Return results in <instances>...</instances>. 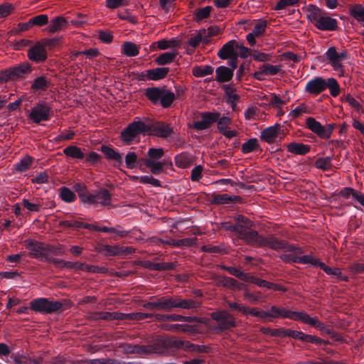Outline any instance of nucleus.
Instances as JSON below:
<instances>
[{
  "label": "nucleus",
  "instance_id": "nucleus-1",
  "mask_svg": "<svg viewBox=\"0 0 364 364\" xmlns=\"http://www.w3.org/2000/svg\"><path fill=\"white\" fill-rule=\"evenodd\" d=\"M240 237L247 245L256 247H268L275 251H294L298 253H304V250L301 247L294 244L289 243L286 240H280L273 234L264 236L260 235L257 230L247 229L242 230Z\"/></svg>",
  "mask_w": 364,
  "mask_h": 364
},
{
  "label": "nucleus",
  "instance_id": "nucleus-2",
  "mask_svg": "<svg viewBox=\"0 0 364 364\" xmlns=\"http://www.w3.org/2000/svg\"><path fill=\"white\" fill-rule=\"evenodd\" d=\"M201 303L198 300L183 299L177 296H152L148 301L144 302L142 306L149 311H162L171 312L174 309L196 310L200 307Z\"/></svg>",
  "mask_w": 364,
  "mask_h": 364
},
{
  "label": "nucleus",
  "instance_id": "nucleus-3",
  "mask_svg": "<svg viewBox=\"0 0 364 364\" xmlns=\"http://www.w3.org/2000/svg\"><path fill=\"white\" fill-rule=\"evenodd\" d=\"M145 96L154 105H160L164 108L170 107L176 98L175 94L165 86L147 87Z\"/></svg>",
  "mask_w": 364,
  "mask_h": 364
},
{
  "label": "nucleus",
  "instance_id": "nucleus-4",
  "mask_svg": "<svg viewBox=\"0 0 364 364\" xmlns=\"http://www.w3.org/2000/svg\"><path fill=\"white\" fill-rule=\"evenodd\" d=\"M64 305H66V309L70 306V302L67 300H64L63 302L60 301H50L45 297L34 299L30 302V308L31 310L43 314L55 313L61 310Z\"/></svg>",
  "mask_w": 364,
  "mask_h": 364
},
{
  "label": "nucleus",
  "instance_id": "nucleus-5",
  "mask_svg": "<svg viewBox=\"0 0 364 364\" xmlns=\"http://www.w3.org/2000/svg\"><path fill=\"white\" fill-rule=\"evenodd\" d=\"M146 121L144 120H134L133 122L128 124L121 132V139L126 142L127 144H131L134 139L140 134H147Z\"/></svg>",
  "mask_w": 364,
  "mask_h": 364
},
{
  "label": "nucleus",
  "instance_id": "nucleus-6",
  "mask_svg": "<svg viewBox=\"0 0 364 364\" xmlns=\"http://www.w3.org/2000/svg\"><path fill=\"white\" fill-rule=\"evenodd\" d=\"M31 70V66L27 62L6 68L0 73V83L24 78L25 75Z\"/></svg>",
  "mask_w": 364,
  "mask_h": 364
},
{
  "label": "nucleus",
  "instance_id": "nucleus-7",
  "mask_svg": "<svg viewBox=\"0 0 364 364\" xmlns=\"http://www.w3.org/2000/svg\"><path fill=\"white\" fill-rule=\"evenodd\" d=\"M210 317L216 322V325L213 326V328L218 333L236 327L235 318L228 311H214L211 313Z\"/></svg>",
  "mask_w": 364,
  "mask_h": 364
},
{
  "label": "nucleus",
  "instance_id": "nucleus-8",
  "mask_svg": "<svg viewBox=\"0 0 364 364\" xmlns=\"http://www.w3.org/2000/svg\"><path fill=\"white\" fill-rule=\"evenodd\" d=\"M147 134H151L167 139L173 134V127L171 124L161 121H155L151 119L146 118Z\"/></svg>",
  "mask_w": 364,
  "mask_h": 364
},
{
  "label": "nucleus",
  "instance_id": "nucleus-9",
  "mask_svg": "<svg viewBox=\"0 0 364 364\" xmlns=\"http://www.w3.org/2000/svg\"><path fill=\"white\" fill-rule=\"evenodd\" d=\"M168 346L176 349H182L188 353H208L210 348L205 345H198L189 341L173 339L168 341Z\"/></svg>",
  "mask_w": 364,
  "mask_h": 364
},
{
  "label": "nucleus",
  "instance_id": "nucleus-10",
  "mask_svg": "<svg viewBox=\"0 0 364 364\" xmlns=\"http://www.w3.org/2000/svg\"><path fill=\"white\" fill-rule=\"evenodd\" d=\"M25 247L29 251L28 255L30 257L46 262V257H48L46 246L41 242L28 239L25 241Z\"/></svg>",
  "mask_w": 364,
  "mask_h": 364
},
{
  "label": "nucleus",
  "instance_id": "nucleus-11",
  "mask_svg": "<svg viewBox=\"0 0 364 364\" xmlns=\"http://www.w3.org/2000/svg\"><path fill=\"white\" fill-rule=\"evenodd\" d=\"M51 108L45 102H41L32 107L29 114V119L36 124L43 121H48L50 117Z\"/></svg>",
  "mask_w": 364,
  "mask_h": 364
},
{
  "label": "nucleus",
  "instance_id": "nucleus-12",
  "mask_svg": "<svg viewBox=\"0 0 364 364\" xmlns=\"http://www.w3.org/2000/svg\"><path fill=\"white\" fill-rule=\"evenodd\" d=\"M284 337H291L296 340H299L305 343H314L316 345H321L323 343H326L323 340L318 337L312 335L305 334L301 331L291 330L289 328H285Z\"/></svg>",
  "mask_w": 364,
  "mask_h": 364
},
{
  "label": "nucleus",
  "instance_id": "nucleus-13",
  "mask_svg": "<svg viewBox=\"0 0 364 364\" xmlns=\"http://www.w3.org/2000/svg\"><path fill=\"white\" fill-rule=\"evenodd\" d=\"M220 116V113L218 112H203L201 113V120L194 122L193 127L198 131L205 130L216 122Z\"/></svg>",
  "mask_w": 364,
  "mask_h": 364
},
{
  "label": "nucleus",
  "instance_id": "nucleus-14",
  "mask_svg": "<svg viewBox=\"0 0 364 364\" xmlns=\"http://www.w3.org/2000/svg\"><path fill=\"white\" fill-rule=\"evenodd\" d=\"M327 79L316 77L309 80L305 87V91L314 95H318L326 90Z\"/></svg>",
  "mask_w": 364,
  "mask_h": 364
},
{
  "label": "nucleus",
  "instance_id": "nucleus-15",
  "mask_svg": "<svg viewBox=\"0 0 364 364\" xmlns=\"http://www.w3.org/2000/svg\"><path fill=\"white\" fill-rule=\"evenodd\" d=\"M28 58L35 63L44 62L47 59V51L45 46L38 43L31 46L28 50Z\"/></svg>",
  "mask_w": 364,
  "mask_h": 364
},
{
  "label": "nucleus",
  "instance_id": "nucleus-16",
  "mask_svg": "<svg viewBox=\"0 0 364 364\" xmlns=\"http://www.w3.org/2000/svg\"><path fill=\"white\" fill-rule=\"evenodd\" d=\"M211 204L215 205H226L232 203H241L242 199L240 196L229 195L227 193L217 194L213 193L210 199Z\"/></svg>",
  "mask_w": 364,
  "mask_h": 364
},
{
  "label": "nucleus",
  "instance_id": "nucleus-17",
  "mask_svg": "<svg viewBox=\"0 0 364 364\" xmlns=\"http://www.w3.org/2000/svg\"><path fill=\"white\" fill-rule=\"evenodd\" d=\"M309 21L316 23H336V20L323 16L322 11L317 7L310 6L306 11Z\"/></svg>",
  "mask_w": 364,
  "mask_h": 364
},
{
  "label": "nucleus",
  "instance_id": "nucleus-18",
  "mask_svg": "<svg viewBox=\"0 0 364 364\" xmlns=\"http://www.w3.org/2000/svg\"><path fill=\"white\" fill-rule=\"evenodd\" d=\"M236 46H237V41L235 40L229 41L218 50V57L220 59L225 60L228 58L239 55Z\"/></svg>",
  "mask_w": 364,
  "mask_h": 364
},
{
  "label": "nucleus",
  "instance_id": "nucleus-19",
  "mask_svg": "<svg viewBox=\"0 0 364 364\" xmlns=\"http://www.w3.org/2000/svg\"><path fill=\"white\" fill-rule=\"evenodd\" d=\"M243 281L245 282H250L256 284L259 287H266L269 289H274L277 291H284V289H283L281 286H278L276 284L267 282L258 277H255L247 273L245 274V279H244Z\"/></svg>",
  "mask_w": 364,
  "mask_h": 364
},
{
  "label": "nucleus",
  "instance_id": "nucleus-20",
  "mask_svg": "<svg viewBox=\"0 0 364 364\" xmlns=\"http://www.w3.org/2000/svg\"><path fill=\"white\" fill-rule=\"evenodd\" d=\"M223 90L225 92V95L227 97L226 102L230 105L232 110H235L237 102L240 100V95L235 94V87L231 84H225L222 87Z\"/></svg>",
  "mask_w": 364,
  "mask_h": 364
},
{
  "label": "nucleus",
  "instance_id": "nucleus-21",
  "mask_svg": "<svg viewBox=\"0 0 364 364\" xmlns=\"http://www.w3.org/2000/svg\"><path fill=\"white\" fill-rule=\"evenodd\" d=\"M279 128V124H276L274 126H270L265 128L261 132V140L268 144L274 143L278 136Z\"/></svg>",
  "mask_w": 364,
  "mask_h": 364
},
{
  "label": "nucleus",
  "instance_id": "nucleus-22",
  "mask_svg": "<svg viewBox=\"0 0 364 364\" xmlns=\"http://www.w3.org/2000/svg\"><path fill=\"white\" fill-rule=\"evenodd\" d=\"M94 201L90 204L100 203L102 205H110L112 196L106 188H100L94 193H91Z\"/></svg>",
  "mask_w": 364,
  "mask_h": 364
},
{
  "label": "nucleus",
  "instance_id": "nucleus-23",
  "mask_svg": "<svg viewBox=\"0 0 364 364\" xmlns=\"http://www.w3.org/2000/svg\"><path fill=\"white\" fill-rule=\"evenodd\" d=\"M325 56L334 70L343 72V65L341 63L339 62L338 53L336 51L335 47H330L325 53Z\"/></svg>",
  "mask_w": 364,
  "mask_h": 364
},
{
  "label": "nucleus",
  "instance_id": "nucleus-24",
  "mask_svg": "<svg viewBox=\"0 0 364 364\" xmlns=\"http://www.w3.org/2000/svg\"><path fill=\"white\" fill-rule=\"evenodd\" d=\"M233 75L232 69L221 65L215 70V80L220 83L228 82L232 80Z\"/></svg>",
  "mask_w": 364,
  "mask_h": 364
},
{
  "label": "nucleus",
  "instance_id": "nucleus-25",
  "mask_svg": "<svg viewBox=\"0 0 364 364\" xmlns=\"http://www.w3.org/2000/svg\"><path fill=\"white\" fill-rule=\"evenodd\" d=\"M72 219L60 220L59 222V226L63 228H85L89 230L90 224L85 223L80 220L75 219L73 215H70Z\"/></svg>",
  "mask_w": 364,
  "mask_h": 364
},
{
  "label": "nucleus",
  "instance_id": "nucleus-26",
  "mask_svg": "<svg viewBox=\"0 0 364 364\" xmlns=\"http://www.w3.org/2000/svg\"><path fill=\"white\" fill-rule=\"evenodd\" d=\"M100 151L105 154L107 159L113 160L117 164L115 166H120L123 163L122 154L116 151L113 147L102 145L100 148Z\"/></svg>",
  "mask_w": 364,
  "mask_h": 364
},
{
  "label": "nucleus",
  "instance_id": "nucleus-27",
  "mask_svg": "<svg viewBox=\"0 0 364 364\" xmlns=\"http://www.w3.org/2000/svg\"><path fill=\"white\" fill-rule=\"evenodd\" d=\"M74 190L77 193L80 200L84 203L91 204L93 201V197L87 190V186L81 183H77L73 186Z\"/></svg>",
  "mask_w": 364,
  "mask_h": 364
},
{
  "label": "nucleus",
  "instance_id": "nucleus-28",
  "mask_svg": "<svg viewBox=\"0 0 364 364\" xmlns=\"http://www.w3.org/2000/svg\"><path fill=\"white\" fill-rule=\"evenodd\" d=\"M50 80L45 75L36 77L31 84V89L34 92L46 91L50 85Z\"/></svg>",
  "mask_w": 364,
  "mask_h": 364
},
{
  "label": "nucleus",
  "instance_id": "nucleus-29",
  "mask_svg": "<svg viewBox=\"0 0 364 364\" xmlns=\"http://www.w3.org/2000/svg\"><path fill=\"white\" fill-rule=\"evenodd\" d=\"M287 151L291 154L296 155H305L311 150V146L298 142H291L287 145Z\"/></svg>",
  "mask_w": 364,
  "mask_h": 364
},
{
  "label": "nucleus",
  "instance_id": "nucleus-30",
  "mask_svg": "<svg viewBox=\"0 0 364 364\" xmlns=\"http://www.w3.org/2000/svg\"><path fill=\"white\" fill-rule=\"evenodd\" d=\"M175 164L180 168H187L193 163L192 156L187 152H182L174 157Z\"/></svg>",
  "mask_w": 364,
  "mask_h": 364
},
{
  "label": "nucleus",
  "instance_id": "nucleus-31",
  "mask_svg": "<svg viewBox=\"0 0 364 364\" xmlns=\"http://www.w3.org/2000/svg\"><path fill=\"white\" fill-rule=\"evenodd\" d=\"M11 358L14 360L15 364H43V357L35 358L33 357L24 355H12Z\"/></svg>",
  "mask_w": 364,
  "mask_h": 364
},
{
  "label": "nucleus",
  "instance_id": "nucleus-32",
  "mask_svg": "<svg viewBox=\"0 0 364 364\" xmlns=\"http://www.w3.org/2000/svg\"><path fill=\"white\" fill-rule=\"evenodd\" d=\"M169 68H156L147 70L148 80H159L165 78L169 73Z\"/></svg>",
  "mask_w": 364,
  "mask_h": 364
},
{
  "label": "nucleus",
  "instance_id": "nucleus-33",
  "mask_svg": "<svg viewBox=\"0 0 364 364\" xmlns=\"http://www.w3.org/2000/svg\"><path fill=\"white\" fill-rule=\"evenodd\" d=\"M90 230H95L98 232H103L106 233H115L120 237H124L128 235L129 231L117 230L115 228H108L106 226L100 227L94 224H90Z\"/></svg>",
  "mask_w": 364,
  "mask_h": 364
},
{
  "label": "nucleus",
  "instance_id": "nucleus-34",
  "mask_svg": "<svg viewBox=\"0 0 364 364\" xmlns=\"http://www.w3.org/2000/svg\"><path fill=\"white\" fill-rule=\"evenodd\" d=\"M33 161L34 159L32 156L26 155L18 162L14 164V170L18 173L25 172L31 168Z\"/></svg>",
  "mask_w": 364,
  "mask_h": 364
},
{
  "label": "nucleus",
  "instance_id": "nucleus-35",
  "mask_svg": "<svg viewBox=\"0 0 364 364\" xmlns=\"http://www.w3.org/2000/svg\"><path fill=\"white\" fill-rule=\"evenodd\" d=\"M289 319L294 321H299L304 323L311 325L313 323V317H311L308 314L304 311H290L289 315H287Z\"/></svg>",
  "mask_w": 364,
  "mask_h": 364
},
{
  "label": "nucleus",
  "instance_id": "nucleus-36",
  "mask_svg": "<svg viewBox=\"0 0 364 364\" xmlns=\"http://www.w3.org/2000/svg\"><path fill=\"white\" fill-rule=\"evenodd\" d=\"M63 154L69 158L73 159H83L85 157V154L82 151L81 148L70 145L63 149Z\"/></svg>",
  "mask_w": 364,
  "mask_h": 364
},
{
  "label": "nucleus",
  "instance_id": "nucleus-37",
  "mask_svg": "<svg viewBox=\"0 0 364 364\" xmlns=\"http://www.w3.org/2000/svg\"><path fill=\"white\" fill-rule=\"evenodd\" d=\"M125 350L128 353L149 354L154 352L153 347L150 346H139L127 344Z\"/></svg>",
  "mask_w": 364,
  "mask_h": 364
},
{
  "label": "nucleus",
  "instance_id": "nucleus-38",
  "mask_svg": "<svg viewBox=\"0 0 364 364\" xmlns=\"http://www.w3.org/2000/svg\"><path fill=\"white\" fill-rule=\"evenodd\" d=\"M306 124L309 129L323 139V126L314 117H308Z\"/></svg>",
  "mask_w": 364,
  "mask_h": 364
},
{
  "label": "nucleus",
  "instance_id": "nucleus-39",
  "mask_svg": "<svg viewBox=\"0 0 364 364\" xmlns=\"http://www.w3.org/2000/svg\"><path fill=\"white\" fill-rule=\"evenodd\" d=\"M177 55L178 52L176 50L164 53L155 59V63L159 65L170 64L175 60Z\"/></svg>",
  "mask_w": 364,
  "mask_h": 364
},
{
  "label": "nucleus",
  "instance_id": "nucleus-40",
  "mask_svg": "<svg viewBox=\"0 0 364 364\" xmlns=\"http://www.w3.org/2000/svg\"><path fill=\"white\" fill-rule=\"evenodd\" d=\"M289 310L286 308L274 305L270 308V311H269L270 316H268V318H288L287 316L289 315Z\"/></svg>",
  "mask_w": 364,
  "mask_h": 364
},
{
  "label": "nucleus",
  "instance_id": "nucleus-41",
  "mask_svg": "<svg viewBox=\"0 0 364 364\" xmlns=\"http://www.w3.org/2000/svg\"><path fill=\"white\" fill-rule=\"evenodd\" d=\"M332 159V156L318 158L315 161L314 166L323 171H330L333 167Z\"/></svg>",
  "mask_w": 364,
  "mask_h": 364
},
{
  "label": "nucleus",
  "instance_id": "nucleus-42",
  "mask_svg": "<svg viewBox=\"0 0 364 364\" xmlns=\"http://www.w3.org/2000/svg\"><path fill=\"white\" fill-rule=\"evenodd\" d=\"M59 196L65 203H70L76 200L77 196L73 191L66 186L59 188Z\"/></svg>",
  "mask_w": 364,
  "mask_h": 364
},
{
  "label": "nucleus",
  "instance_id": "nucleus-43",
  "mask_svg": "<svg viewBox=\"0 0 364 364\" xmlns=\"http://www.w3.org/2000/svg\"><path fill=\"white\" fill-rule=\"evenodd\" d=\"M165 162L164 161H146V168L150 169V171L154 175H159L164 171Z\"/></svg>",
  "mask_w": 364,
  "mask_h": 364
},
{
  "label": "nucleus",
  "instance_id": "nucleus-44",
  "mask_svg": "<svg viewBox=\"0 0 364 364\" xmlns=\"http://www.w3.org/2000/svg\"><path fill=\"white\" fill-rule=\"evenodd\" d=\"M127 168L134 169L139 167V156L134 151H129L125 156Z\"/></svg>",
  "mask_w": 364,
  "mask_h": 364
},
{
  "label": "nucleus",
  "instance_id": "nucleus-45",
  "mask_svg": "<svg viewBox=\"0 0 364 364\" xmlns=\"http://www.w3.org/2000/svg\"><path fill=\"white\" fill-rule=\"evenodd\" d=\"M97 318L105 321L118 320L123 321V313L101 311L96 314Z\"/></svg>",
  "mask_w": 364,
  "mask_h": 364
},
{
  "label": "nucleus",
  "instance_id": "nucleus-46",
  "mask_svg": "<svg viewBox=\"0 0 364 364\" xmlns=\"http://www.w3.org/2000/svg\"><path fill=\"white\" fill-rule=\"evenodd\" d=\"M147 267L155 271H166L173 269L176 267V264L173 262H150Z\"/></svg>",
  "mask_w": 364,
  "mask_h": 364
},
{
  "label": "nucleus",
  "instance_id": "nucleus-47",
  "mask_svg": "<svg viewBox=\"0 0 364 364\" xmlns=\"http://www.w3.org/2000/svg\"><path fill=\"white\" fill-rule=\"evenodd\" d=\"M122 52L128 57H135L139 55V48L134 43L126 42L122 46Z\"/></svg>",
  "mask_w": 364,
  "mask_h": 364
},
{
  "label": "nucleus",
  "instance_id": "nucleus-48",
  "mask_svg": "<svg viewBox=\"0 0 364 364\" xmlns=\"http://www.w3.org/2000/svg\"><path fill=\"white\" fill-rule=\"evenodd\" d=\"M214 69L211 65L195 66L193 68V74L197 77H202L213 73Z\"/></svg>",
  "mask_w": 364,
  "mask_h": 364
},
{
  "label": "nucleus",
  "instance_id": "nucleus-49",
  "mask_svg": "<svg viewBox=\"0 0 364 364\" xmlns=\"http://www.w3.org/2000/svg\"><path fill=\"white\" fill-rule=\"evenodd\" d=\"M196 238H184L181 240L173 239L171 240L172 247H191L196 244Z\"/></svg>",
  "mask_w": 364,
  "mask_h": 364
},
{
  "label": "nucleus",
  "instance_id": "nucleus-50",
  "mask_svg": "<svg viewBox=\"0 0 364 364\" xmlns=\"http://www.w3.org/2000/svg\"><path fill=\"white\" fill-rule=\"evenodd\" d=\"M328 88L333 97H337L340 93V85L338 81L333 77L327 78L326 90Z\"/></svg>",
  "mask_w": 364,
  "mask_h": 364
},
{
  "label": "nucleus",
  "instance_id": "nucleus-51",
  "mask_svg": "<svg viewBox=\"0 0 364 364\" xmlns=\"http://www.w3.org/2000/svg\"><path fill=\"white\" fill-rule=\"evenodd\" d=\"M260 69H262V72L264 73L265 75H276L281 72L282 65H273L269 63H264L260 66Z\"/></svg>",
  "mask_w": 364,
  "mask_h": 364
},
{
  "label": "nucleus",
  "instance_id": "nucleus-52",
  "mask_svg": "<svg viewBox=\"0 0 364 364\" xmlns=\"http://www.w3.org/2000/svg\"><path fill=\"white\" fill-rule=\"evenodd\" d=\"M233 219L237 225L240 226L242 230L250 229V228L252 226V222L242 215H236L233 217Z\"/></svg>",
  "mask_w": 364,
  "mask_h": 364
},
{
  "label": "nucleus",
  "instance_id": "nucleus-53",
  "mask_svg": "<svg viewBox=\"0 0 364 364\" xmlns=\"http://www.w3.org/2000/svg\"><path fill=\"white\" fill-rule=\"evenodd\" d=\"M161 328L166 331H182L187 332L189 331L191 328V326L189 325H183V324H171V323H165L162 325Z\"/></svg>",
  "mask_w": 364,
  "mask_h": 364
},
{
  "label": "nucleus",
  "instance_id": "nucleus-54",
  "mask_svg": "<svg viewBox=\"0 0 364 364\" xmlns=\"http://www.w3.org/2000/svg\"><path fill=\"white\" fill-rule=\"evenodd\" d=\"M258 140L256 138H252L242 145V152L249 154L259 147Z\"/></svg>",
  "mask_w": 364,
  "mask_h": 364
},
{
  "label": "nucleus",
  "instance_id": "nucleus-55",
  "mask_svg": "<svg viewBox=\"0 0 364 364\" xmlns=\"http://www.w3.org/2000/svg\"><path fill=\"white\" fill-rule=\"evenodd\" d=\"M311 326L318 329L323 334H326L331 336H333L335 334L332 329L326 327L316 317H314L313 323H311Z\"/></svg>",
  "mask_w": 364,
  "mask_h": 364
},
{
  "label": "nucleus",
  "instance_id": "nucleus-56",
  "mask_svg": "<svg viewBox=\"0 0 364 364\" xmlns=\"http://www.w3.org/2000/svg\"><path fill=\"white\" fill-rule=\"evenodd\" d=\"M164 155V150L163 148H149L147 152L150 161H159V160Z\"/></svg>",
  "mask_w": 364,
  "mask_h": 364
},
{
  "label": "nucleus",
  "instance_id": "nucleus-57",
  "mask_svg": "<svg viewBox=\"0 0 364 364\" xmlns=\"http://www.w3.org/2000/svg\"><path fill=\"white\" fill-rule=\"evenodd\" d=\"M220 268L223 270L227 271L230 274L239 278L242 281L245 279L246 273L240 271L239 269H237L235 267H228L225 265H220Z\"/></svg>",
  "mask_w": 364,
  "mask_h": 364
},
{
  "label": "nucleus",
  "instance_id": "nucleus-58",
  "mask_svg": "<svg viewBox=\"0 0 364 364\" xmlns=\"http://www.w3.org/2000/svg\"><path fill=\"white\" fill-rule=\"evenodd\" d=\"M211 11V6H205L198 9L194 14V20L196 21H200L203 19L208 18Z\"/></svg>",
  "mask_w": 364,
  "mask_h": 364
},
{
  "label": "nucleus",
  "instance_id": "nucleus-59",
  "mask_svg": "<svg viewBox=\"0 0 364 364\" xmlns=\"http://www.w3.org/2000/svg\"><path fill=\"white\" fill-rule=\"evenodd\" d=\"M260 331L263 334L270 335L274 337L283 338L284 337L285 328H279L276 329H272L270 328L262 327L260 328Z\"/></svg>",
  "mask_w": 364,
  "mask_h": 364
},
{
  "label": "nucleus",
  "instance_id": "nucleus-60",
  "mask_svg": "<svg viewBox=\"0 0 364 364\" xmlns=\"http://www.w3.org/2000/svg\"><path fill=\"white\" fill-rule=\"evenodd\" d=\"M221 228L227 231L237 233L239 236H240L242 230L237 223H232V222H223L221 223Z\"/></svg>",
  "mask_w": 364,
  "mask_h": 364
},
{
  "label": "nucleus",
  "instance_id": "nucleus-61",
  "mask_svg": "<svg viewBox=\"0 0 364 364\" xmlns=\"http://www.w3.org/2000/svg\"><path fill=\"white\" fill-rule=\"evenodd\" d=\"M350 14L358 21H364V7L361 5H355L351 8Z\"/></svg>",
  "mask_w": 364,
  "mask_h": 364
},
{
  "label": "nucleus",
  "instance_id": "nucleus-62",
  "mask_svg": "<svg viewBox=\"0 0 364 364\" xmlns=\"http://www.w3.org/2000/svg\"><path fill=\"white\" fill-rule=\"evenodd\" d=\"M319 262H320L319 259L314 258L311 255H303L301 257L298 256V262L297 263L302 264H310L313 265L314 267H318V265L316 264L319 263Z\"/></svg>",
  "mask_w": 364,
  "mask_h": 364
},
{
  "label": "nucleus",
  "instance_id": "nucleus-63",
  "mask_svg": "<svg viewBox=\"0 0 364 364\" xmlns=\"http://www.w3.org/2000/svg\"><path fill=\"white\" fill-rule=\"evenodd\" d=\"M289 254H282L279 256V258L284 262L287 263H297L298 255H302L303 253H298L294 251L289 252Z\"/></svg>",
  "mask_w": 364,
  "mask_h": 364
},
{
  "label": "nucleus",
  "instance_id": "nucleus-64",
  "mask_svg": "<svg viewBox=\"0 0 364 364\" xmlns=\"http://www.w3.org/2000/svg\"><path fill=\"white\" fill-rule=\"evenodd\" d=\"M102 156L95 151L90 152L85 156V161L91 166H96L100 162Z\"/></svg>",
  "mask_w": 364,
  "mask_h": 364
}]
</instances>
